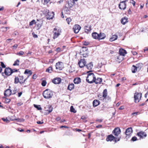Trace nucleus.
<instances>
[{"label": "nucleus", "mask_w": 148, "mask_h": 148, "mask_svg": "<svg viewBox=\"0 0 148 148\" xmlns=\"http://www.w3.org/2000/svg\"><path fill=\"white\" fill-rule=\"evenodd\" d=\"M43 95L44 98L49 99L52 97L53 93L52 92L51 90L47 89L43 91Z\"/></svg>", "instance_id": "obj_1"}, {"label": "nucleus", "mask_w": 148, "mask_h": 148, "mask_svg": "<svg viewBox=\"0 0 148 148\" xmlns=\"http://www.w3.org/2000/svg\"><path fill=\"white\" fill-rule=\"evenodd\" d=\"M95 79V77L93 73H90L88 74L86 79L87 82L89 83H92L94 82Z\"/></svg>", "instance_id": "obj_2"}, {"label": "nucleus", "mask_w": 148, "mask_h": 148, "mask_svg": "<svg viewBox=\"0 0 148 148\" xmlns=\"http://www.w3.org/2000/svg\"><path fill=\"white\" fill-rule=\"evenodd\" d=\"M120 137L119 138L115 137L112 135L111 134L108 136V137L106 139V140L107 141H111L114 139L115 142H116L120 140Z\"/></svg>", "instance_id": "obj_3"}, {"label": "nucleus", "mask_w": 148, "mask_h": 148, "mask_svg": "<svg viewBox=\"0 0 148 148\" xmlns=\"http://www.w3.org/2000/svg\"><path fill=\"white\" fill-rule=\"evenodd\" d=\"M45 12L46 14V16H47V18L48 20L52 19L54 14V12H49V10L47 9H46L45 10Z\"/></svg>", "instance_id": "obj_4"}, {"label": "nucleus", "mask_w": 148, "mask_h": 148, "mask_svg": "<svg viewBox=\"0 0 148 148\" xmlns=\"http://www.w3.org/2000/svg\"><path fill=\"white\" fill-rule=\"evenodd\" d=\"M53 32L54 33L53 38L55 39L57 38L60 35L61 32V30L59 29L56 28H54L53 29Z\"/></svg>", "instance_id": "obj_5"}, {"label": "nucleus", "mask_w": 148, "mask_h": 148, "mask_svg": "<svg viewBox=\"0 0 148 148\" xmlns=\"http://www.w3.org/2000/svg\"><path fill=\"white\" fill-rule=\"evenodd\" d=\"M142 97L141 93H136L134 94V98L135 102H138L139 101Z\"/></svg>", "instance_id": "obj_6"}, {"label": "nucleus", "mask_w": 148, "mask_h": 148, "mask_svg": "<svg viewBox=\"0 0 148 148\" xmlns=\"http://www.w3.org/2000/svg\"><path fill=\"white\" fill-rule=\"evenodd\" d=\"M132 132L133 130L132 127H129L126 129L125 132L126 137L129 138L131 135Z\"/></svg>", "instance_id": "obj_7"}, {"label": "nucleus", "mask_w": 148, "mask_h": 148, "mask_svg": "<svg viewBox=\"0 0 148 148\" xmlns=\"http://www.w3.org/2000/svg\"><path fill=\"white\" fill-rule=\"evenodd\" d=\"M126 1H123L120 2L119 4V8L121 10H124L126 9Z\"/></svg>", "instance_id": "obj_8"}, {"label": "nucleus", "mask_w": 148, "mask_h": 148, "mask_svg": "<svg viewBox=\"0 0 148 148\" xmlns=\"http://www.w3.org/2000/svg\"><path fill=\"white\" fill-rule=\"evenodd\" d=\"M56 69H58L60 70H62L64 68L63 63L61 62H58L56 64Z\"/></svg>", "instance_id": "obj_9"}, {"label": "nucleus", "mask_w": 148, "mask_h": 148, "mask_svg": "<svg viewBox=\"0 0 148 148\" xmlns=\"http://www.w3.org/2000/svg\"><path fill=\"white\" fill-rule=\"evenodd\" d=\"M86 61L84 59H80L78 62V64L80 68H82L85 66Z\"/></svg>", "instance_id": "obj_10"}, {"label": "nucleus", "mask_w": 148, "mask_h": 148, "mask_svg": "<svg viewBox=\"0 0 148 148\" xmlns=\"http://www.w3.org/2000/svg\"><path fill=\"white\" fill-rule=\"evenodd\" d=\"M81 27L79 25L76 24L74 25L73 27V29L75 33H77L81 29Z\"/></svg>", "instance_id": "obj_11"}, {"label": "nucleus", "mask_w": 148, "mask_h": 148, "mask_svg": "<svg viewBox=\"0 0 148 148\" xmlns=\"http://www.w3.org/2000/svg\"><path fill=\"white\" fill-rule=\"evenodd\" d=\"M108 92L107 90L106 89H105L103 92V96L102 97H100V96H99V99L100 100H102L105 99L107 96Z\"/></svg>", "instance_id": "obj_12"}, {"label": "nucleus", "mask_w": 148, "mask_h": 148, "mask_svg": "<svg viewBox=\"0 0 148 148\" xmlns=\"http://www.w3.org/2000/svg\"><path fill=\"white\" fill-rule=\"evenodd\" d=\"M120 129L118 127L115 128L112 132L113 134L116 136H118L120 134Z\"/></svg>", "instance_id": "obj_13"}, {"label": "nucleus", "mask_w": 148, "mask_h": 148, "mask_svg": "<svg viewBox=\"0 0 148 148\" xmlns=\"http://www.w3.org/2000/svg\"><path fill=\"white\" fill-rule=\"evenodd\" d=\"M137 135L140 138H143L147 136L146 133L143 132L141 131L137 133Z\"/></svg>", "instance_id": "obj_14"}, {"label": "nucleus", "mask_w": 148, "mask_h": 148, "mask_svg": "<svg viewBox=\"0 0 148 148\" xmlns=\"http://www.w3.org/2000/svg\"><path fill=\"white\" fill-rule=\"evenodd\" d=\"M12 69L9 68H6L5 70L4 73L7 75H10L12 73Z\"/></svg>", "instance_id": "obj_15"}, {"label": "nucleus", "mask_w": 148, "mask_h": 148, "mask_svg": "<svg viewBox=\"0 0 148 148\" xmlns=\"http://www.w3.org/2000/svg\"><path fill=\"white\" fill-rule=\"evenodd\" d=\"M52 82L55 84H58L61 82V79L60 78H56L54 79L52 81Z\"/></svg>", "instance_id": "obj_16"}, {"label": "nucleus", "mask_w": 148, "mask_h": 148, "mask_svg": "<svg viewBox=\"0 0 148 148\" xmlns=\"http://www.w3.org/2000/svg\"><path fill=\"white\" fill-rule=\"evenodd\" d=\"M12 94V90L10 89L6 90L4 92V95L5 96H9Z\"/></svg>", "instance_id": "obj_17"}, {"label": "nucleus", "mask_w": 148, "mask_h": 148, "mask_svg": "<svg viewBox=\"0 0 148 148\" xmlns=\"http://www.w3.org/2000/svg\"><path fill=\"white\" fill-rule=\"evenodd\" d=\"M106 37L105 34L103 33H100L99 34L98 40L104 39Z\"/></svg>", "instance_id": "obj_18"}, {"label": "nucleus", "mask_w": 148, "mask_h": 148, "mask_svg": "<svg viewBox=\"0 0 148 148\" xmlns=\"http://www.w3.org/2000/svg\"><path fill=\"white\" fill-rule=\"evenodd\" d=\"M119 55L123 56L127 53L125 50L121 49L119 50Z\"/></svg>", "instance_id": "obj_19"}, {"label": "nucleus", "mask_w": 148, "mask_h": 148, "mask_svg": "<svg viewBox=\"0 0 148 148\" xmlns=\"http://www.w3.org/2000/svg\"><path fill=\"white\" fill-rule=\"evenodd\" d=\"M127 19L128 18L127 17H125L123 18L121 20V23L123 25H125L128 22Z\"/></svg>", "instance_id": "obj_20"}, {"label": "nucleus", "mask_w": 148, "mask_h": 148, "mask_svg": "<svg viewBox=\"0 0 148 148\" xmlns=\"http://www.w3.org/2000/svg\"><path fill=\"white\" fill-rule=\"evenodd\" d=\"M68 8H67L65 7V8L63 10H62V15H61V17L62 18H64V16L63 14V13H65V14H68V12H69V10H68Z\"/></svg>", "instance_id": "obj_21"}, {"label": "nucleus", "mask_w": 148, "mask_h": 148, "mask_svg": "<svg viewBox=\"0 0 148 148\" xmlns=\"http://www.w3.org/2000/svg\"><path fill=\"white\" fill-rule=\"evenodd\" d=\"M123 59V56L119 55L117 56V61L119 63L121 62Z\"/></svg>", "instance_id": "obj_22"}, {"label": "nucleus", "mask_w": 148, "mask_h": 148, "mask_svg": "<svg viewBox=\"0 0 148 148\" xmlns=\"http://www.w3.org/2000/svg\"><path fill=\"white\" fill-rule=\"evenodd\" d=\"M45 108L46 109V110L48 111V113L51 112L53 110V108L51 106L49 105H48L47 106V108Z\"/></svg>", "instance_id": "obj_23"}, {"label": "nucleus", "mask_w": 148, "mask_h": 148, "mask_svg": "<svg viewBox=\"0 0 148 148\" xmlns=\"http://www.w3.org/2000/svg\"><path fill=\"white\" fill-rule=\"evenodd\" d=\"M100 104V102L97 100H95L93 102V106L94 107H95Z\"/></svg>", "instance_id": "obj_24"}, {"label": "nucleus", "mask_w": 148, "mask_h": 148, "mask_svg": "<svg viewBox=\"0 0 148 148\" xmlns=\"http://www.w3.org/2000/svg\"><path fill=\"white\" fill-rule=\"evenodd\" d=\"M92 35L93 38L98 39L99 34L97 32H95L92 33Z\"/></svg>", "instance_id": "obj_25"}, {"label": "nucleus", "mask_w": 148, "mask_h": 148, "mask_svg": "<svg viewBox=\"0 0 148 148\" xmlns=\"http://www.w3.org/2000/svg\"><path fill=\"white\" fill-rule=\"evenodd\" d=\"M85 66L89 70H91L92 69L93 66L92 62H90Z\"/></svg>", "instance_id": "obj_26"}, {"label": "nucleus", "mask_w": 148, "mask_h": 148, "mask_svg": "<svg viewBox=\"0 0 148 148\" xmlns=\"http://www.w3.org/2000/svg\"><path fill=\"white\" fill-rule=\"evenodd\" d=\"M75 84H79L81 82V79L79 77H77L75 78L73 80Z\"/></svg>", "instance_id": "obj_27"}, {"label": "nucleus", "mask_w": 148, "mask_h": 148, "mask_svg": "<svg viewBox=\"0 0 148 148\" xmlns=\"http://www.w3.org/2000/svg\"><path fill=\"white\" fill-rule=\"evenodd\" d=\"M102 79L100 78H97V79L95 78V79L94 80V82L96 84H100L102 82Z\"/></svg>", "instance_id": "obj_28"}, {"label": "nucleus", "mask_w": 148, "mask_h": 148, "mask_svg": "<svg viewBox=\"0 0 148 148\" xmlns=\"http://www.w3.org/2000/svg\"><path fill=\"white\" fill-rule=\"evenodd\" d=\"M137 66H136L134 65H133L132 68V71L133 73H135L137 71V66L138 64L136 65Z\"/></svg>", "instance_id": "obj_29"}, {"label": "nucleus", "mask_w": 148, "mask_h": 148, "mask_svg": "<svg viewBox=\"0 0 148 148\" xmlns=\"http://www.w3.org/2000/svg\"><path fill=\"white\" fill-rule=\"evenodd\" d=\"M84 28L85 30V32L87 34L88 32L90 31L91 30L90 27L89 25L85 26Z\"/></svg>", "instance_id": "obj_30"}, {"label": "nucleus", "mask_w": 148, "mask_h": 148, "mask_svg": "<svg viewBox=\"0 0 148 148\" xmlns=\"http://www.w3.org/2000/svg\"><path fill=\"white\" fill-rule=\"evenodd\" d=\"M118 36L116 35H113L112 36L110 39V41L111 42H112L116 40Z\"/></svg>", "instance_id": "obj_31"}, {"label": "nucleus", "mask_w": 148, "mask_h": 148, "mask_svg": "<svg viewBox=\"0 0 148 148\" xmlns=\"http://www.w3.org/2000/svg\"><path fill=\"white\" fill-rule=\"evenodd\" d=\"M24 74H28L29 75L28 76V77L29 76H30L32 74V71L31 70H30L29 69H27L25 70V71L24 72Z\"/></svg>", "instance_id": "obj_32"}, {"label": "nucleus", "mask_w": 148, "mask_h": 148, "mask_svg": "<svg viewBox=\"0 0 148 148\" xmlns=\"http://www.w3.org/2000/svg\"><path fill=\"white\" fill-rule=\"evenodd\" d=\"M74 88V84L73 83H71L69 84L68 87V89L71 90L73 89Z\"/></svg>", "instance_id": "obj_33"}, {"label": "nucleus", "mask_w": 148, "mask_h": 148, "mask_svg": "<svg viewBox=\"0 0 148 148\" xmlns=\"http://www.w3.org/2000/svg\"><path fill=\"white\" fill-rule=\"evenodd\" d=\"M78 0H72V1H69L68 4L70 7H72L74 4V1H77Z\"/></svg>", "instance_id": "obj_34"}, {"label": "nucleus", "mask_w": 148, "mask_h": 148, "mask_svg": "<svg viewBox=\"0 0 148 148\" xmlns=\"http://www.w3.org/2000/svg\"><path fill=\"white\" fill-rule=\"evenodd\" d=\"M17 92V89L16 87H15L13 90H12V94L14 95Z\"/></svg>", "instance_id": "obj_35"}, {"label": "nucleus", "mask_w": 148, "mask_h": 148, "mask_svg": "<svg viewBox=\"0 0 148 148\" xmlns=\"http://www.w3.org/2000/svg\"><path fill=\"white\" fill-rule=\"evenodd\" d=\"M52 67L51 66H50L46 69V71L49 73H51L52 71Z\"/></svg>", "instance_id": "obj_36"}, {"label": "nucleus", "mask_w": 148, "mask_h": 148, "mask_svg": "<svg viewBox=\"0 0 148 148\" xmlns=\"http://www.w3.org/2000/svg\"><path fill=\"white\" fill-rule=\"evenodd\" d=\"M34 107L37 108L38 110H42V108L40 106V105H36V104H34Z\"/></svg>", "instance_id": "obj_37"}, {"label": "nucleus", "mask_w": 148, "mask_h": 148, "mask_svg": "<svg viewBox=\"0 0 148 148\" xmlns=\"http://www.w3.org/2000/svg\"><path fill=\"white\" fill-rule=\"evenodd\" d=\"M70 111L71 112L75 113L76 112V111L75 110L73 106H71L70 107Z\"/></svg>", "instance_id": "obj_38"}, {"label": "nucleus", "mask_w": 148, "mask_h": 148, "mask_svg": "<svg viewBox=\"0 0 148 148\" xmlns=\"http://www.w3.org/2000/svg\"><path fill=\"white\" fill-rule=\"evenodd\" d=\"M19 61L18 60H16L14 62L13 64V66L17 65L18 66L19 65Z\"/></svg>", "instance_id": "obj_39"}, {"label": "nucleus", "mask_w": 148, "mask_h": 148, "mask_svg": "<svg viewBox=\"0 0 148 148\" xmlns=\"http://www.w3.org/2000/svg\"><path fill=\"white\" fill-rule=\"evenodd\" d=\"M19 82V78L16 77H15L14 79V83L15 84H17Z\"/></svg>", "instance_id": "obj_40"}, {"label": "nucleus", "mask_w": 148, "mask_h": 148, "mask_svg": "<svg viewBox=\"0 0 148 148\" xmlns=\"http://www.w3.org/2000/svg\"><path fill=\"white\" fill-rule=\"evenodd\" d=\"M24 53V52L23 51H19V52H18V53H16V54L17 55H18V56H22L23 55Z\"/></svg>", "instance_id": "obj_41"}, {"label": "nucleus", "mask_w": 148, "mask_h": 148, "mask_svg": "<svg viewBox=\"0 0 148 148\" xmlns=\"http://www.w3.org/2000/svg\"><path fill=\"white\" fill-rule=\"evenodd\" d=\"M34 23L36 24V21L35 20H33L31 21L30 22L29 25L30 26L32 25Z\"/></svg>", "instance_id": "obj_42"}, {"label": "nucleus", "mask_w": 148, "mask_h": 148, "mask_svg": "<svg viewBox=\"0 0 148 148\" xmlns=\"http://www.w3.org/2000/svg\"><path fill=\"white\" fill-rule=\"evenodd\" d=\"M36 24L37 26V27H38V29H40L42 25V23H36Z\"/></svg>", "instance_id": "obj_43"}, {"label": "nucleus", "mask_w": 148, "mask_h": 148, "mask_svg": "<svg viewBox=\"0 0 148 148\" xmlns=\"http://www.w3.org/2000/svg\"><path fill=\"white\" fill-rule=\"evenodd\" d=\"M66 21L68 24H70V23L71 21V19L70 18H67L66 19Z\"/></svg>", "instance_id": "obj_44"}, {"label": "nucleus", "mask_w": 148, "mask_h": 148, "mask_svg": "<svg viewBox=\"0 0 148 148\" xmlns=\"http://www.w3.org/2000/svg\"><path fill=\"white\" fill-rule=\"evenodd\" d=\"M46 83V82L45 81H43L42 82V86H45Z\"/></svg>", "instance_id": "obj_45"}, {"label": "nucleus", "mask_w": 148, "mask_h": 148, "mask_svg": "<svg viewBox=\"0 0 148 148\" xmlns=\"http://www.w3.org/2000/svg\"><path fill=\"white\" fill-rule=\"evenodd\" d=\"M131 140L133 141H135L137 140V138L136 136H134L132 138Z\"/></svg>", "instance_id": "obj_46"}, {"label": "nucleus", "mask_w": 148, "mask_h": 148, "mask_svg": "<svg viewBox=\"0 0 148 148\" xmlns=\"http://www.w3.org/2000/svg\"><path fill=\"white\" fill-rule=\"evenodd\" d=\"M1 66L3 68H5L6 67V66L4 64V63L3 62H1Z\"/></svg>", "instance_id": "obj_47"}, {"label": "nucleus", "mask_w": 148, "mask_h": 148, "mask_svg": "<svg viewBox=\"0 0 148 148\" xmlns=\"http://www.w3.org/2000/svg\"><path fill=\"white\" fill-rule=\"evenodd\" d=\"M10 99H6L5 100V102L6 103H9L10 101Z\"/></svg>", "instance_id": "obj_48"}, {"label": "nucleus", "mask_w": 148, "mask_h": 148, "mask_svg": "<svg viewBox=\"0 0 148 148\" xmlns=\"http://www.w3.org/2000/svg\"><path fill=\"white\" fill-rule=\"evenodd\" d=\"M27 79V78L26 79H24V80L23 81H19V82L21 84H23L25 82V81H26V79Z\"/></svg>", "instance_id": "obj_49"}, {"label": "nucleus", "mask_w": 148, "mask_h": 148, "mask_svg": "<svg viewBox=\"0 0 148 148\" xmlns=\"http://www.w3.org/2000/svg\"><path fill=\"white\" fill-rule=\"evenodd\" d=\"M44 4H47L49 1V0H44Z\"/></svg>", "instance_id": "obj_50"}, {"label": "nucleus", "mask_w": 148, "mask_h": 148, "mask_svg": "<svg viewBox=\"0 0 148 148\" xmlns=\"http://www.w3.org/2000/svg\"><path fill=\"white\" fill-rule=\"evenodd\" d=\"M102 64L101 63L99 64L97 66V68L98 69L100 68L101 67Z\"/></svg>", "instance_id": "obj_51"}, {"label": "nucleus", "mask_w": 148, "mask_h": 148, "mask_svg": "<svg viewBox=\"0 0 148 148\" xmlns=\"http://www.w3.org/2000/svg\"><path fill=\"white\" fill-rule=\"evenodd\" d=\"M19 79L20 81L23 80V76H20L19 77Z\"/></svg>", "instance_id": "obj_52"}, {"label": "nucleus", "mask_w": 148, "mask_h": 148, "mask_svg": "<svg viewBox=\"0 0 148 148\" xmlns=\"http://www.w3.org/2000/svg\"><path fill=\"white\" fill-rule=\"evenodd\" d=\"M103 119H97L96 120V121L99 122H101L102 121Z\"/></svg>", "instance_id": "obj_53"}, {"label": "nucleus", "mask_w": 148, "mask_h": 148, "mask_svg": "<svg viewBox=\"0 0 148 148\" xmlns=\"http://www.w3.org/2000/svg\"><path fill=\"white\" fill-rule=\"evenodd\" d=\"M18 46V45L17 44H15L13 46V47L15 49H16Z\"/></svg>", "instance_id": "obj_54"}, {"label": "nucleus", "mask_w": 148, "mask_h": 148, "mask_svg": "<svg viewBox=\"0 0 148 148\" xmlns=\"http://www.w3.org/2000/svg\"><path fill=\"white\" fill-rule=\"evenodd\" d=\"M4 121H5V122H8V121H9L7 119H4V118H2V119Z\"/></svg>", "instance_id": "obj_55"}, {"label": "nucleus", "mask_w": 148, "mask_h": 148, "mask_svg": "<svg viewBox=\"0 0 148 148\" xmlns=\"http://www.w3.org/2000/svg\"><path fill=\"white\" fill-rule=\"evenodd\" d=\"M17 69H12V73L14 72H16L17 71Z\"/></svg>", "instance_id": "obj_56"}, {"label": "nucleus", "mask_w": 148, "mask_h": 148, "mask_svg": "<svg viewBox=\"0 0 148 148\" xmlns=\"http://www.w3.org/2000/svg\"><path fill=\"white\" fill-rule=\"evenodd\" d=\"M60 119H61V118L60 117H58L56 118V120L57 121H59L60 120Z\"/></svg>", "instance_id": "obj_57"}, {"label": "nucleus", "mask_w": 148, "mask_h": 148, "mask_svg": "<svg viewBox=\"0 0 148 148\" xmlns=\"http://www.w3.org/2000/svg\"><path fill=\"white\" fill-rule=\"evenodd\" d=\"M132 52L133 54L134 55H136L137 54V53L136 51H132Z\"/></svg>", "instance_id": "obj_58"}, {"label": "nucleus", "mask_w": 148, "mask_h": 148, "mask_svg": "<svg viewBox=\"0 0 148 148\" xmlns=\"http://www.w3.org/2000/svg\"><path fill=\"white\" fill-rule=\"evenodd\" d=\"M2 29H3V30H2V31L5 32L7 31V29L5 28L4 27H3L1 28Z\"/></svg>", "instance_id": "obj_59"}, {"label": "nucleus", "mask_w": 148, "mask_h": 148, "mask_svg": "<svg viewBox=\"0 0 148 148\" xmlns=\"http://www.w3.org/2000/svg\"><path fill=\"white\" fill-rule=\"evenodd\" d=\"M83 56L85 58L88 56V55L87 54H83Z\"/></svg>", "instance_id": "obj_60"}, {"label": "nucleus", "mask_w": 148, "mask_h": 148, "mask_svg": "<svg viewBox=\"0 0 148 148\" xmlns=\"http://www.w3.org/2000/svg\"><path fill=\"white\" fill-rule=\"evenodd\" d=\"M37 123L38 124H42L43 123V122H41V121H38L37 122Z\"/></svg>", "instance_id": "obj_61"}, {"label": "nucleus", "mask_w": 148, "mask_h": 148, "mask_svg": "<svg viewBox=\"0 0 148 148\" xmlns=\"http://www.w3.org/2000/svg\"><path fill=\"white\" fill-rule=\"evenodd\" d=\"M131 3H132L134 6L135 5V2L133 0H132V2H131Z\"/></svg>", "instance_id": "obj_62"}, {"label": "nucleus", "mask_w": 148, "mask_h": 148, "mask_svg": "<svg viewBox=\"0 0 148 148\" xmlns=\"http://www.w3.org/2000/svg\"><path fill=\"white\" fill-rule=\"evenodd\" d=\"M124 108V106H121L119 108V109L120 110H122Z\"/></svg>", "instance_id": "obj_63"}, {"label": "nucleus", "mask_w": 148, "mask_h": 148, "mask_svg": "<svg viewBox=\"0 0 148 148\" xmlns=\"http://www.w3.org/2000/svg\"><path fill=\"white\" fill-rule=\"evenodd\" d=\"M102 126V125H98L96 127V128H99L101 127Z\"/></svg>", "instance_id": "obj_64"}]
</instances>
